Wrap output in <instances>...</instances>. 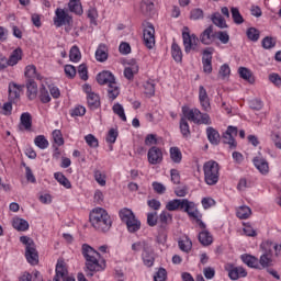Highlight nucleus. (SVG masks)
<instances>
[{"label":"nucleus","mask_w":281,"mask_h":281,"mask_svg":"<svg viewBox=\"0 0 281 281\" xmlns=\"http://www.w3.org/2000/svg\"><path fill=\"white\" fill-rule=\"evenodd\" d=\"M90 223L97 232L106 233L111 229L113 225V221L111 220V215L106 212V210L102 207H97L92 210L90 213Z\"/></svg>","instance_id":"3"},{"label":"nucleus","mask_w":281,"mask_h":281,"mask_svg":"<svg viewBox=\"0 0 281 281\" xmlns=\"http://www.w3.org/2000/svg\"><path fill=\"white\" fill-rule=\"evenodd\" d=\"M147 161L151 166H159L164 161V150L160 147L151 146L147 153Z\"/></svg>","instance_id":"10"},{"label":"nucleus","mask_w":281,"mask_h":281,"mask_svg":"<svg viewBox=\"0 0 281 281\" xmlns=\"http://www.w3.org/2000/svg\"><path fill=\"white\" fill-rule=\"evenodd\" d=\"M238 135V127L228 126L226 132L223 134V142L228 144L229 148H236V137Z\"/></svg>","instance_id":"12"},{"label":"nucleus","mask_w":281,"mask_h":281,"mask_svg":"<svg viewBox=\"0 0 281 281\" xmlns=\"http://www.w3.org/2000/svg\"><path fill=\"white\" fill-rule=\"evenodd\" d=\"M12 104H14V102L12 101H9V102H5L2 106V115H12Z\"/></svg>","instance_id":"63"},{"label":"nucleus","mask_w":281,"mask_h":281,"mask_svg":"<svg viewBox=\"0 0 281 281\" xmlns=\"http://www.w3.org/2000/svg\"><path fill=\"white\" fill-rule=\"evenodd\" d=\"M228 278H231V280L247 278V270H245L243 267H232L228 271Z\"/></svg>","instance_id":"25"},{"label":"nucleus","mask_w":281,"mask_h":281,"mask_svg":"<svg viewBox=\"0 0 281 281\" xmlns=\"http://www.w3.org/2000/svg\"><path fill=\"white\" fill-rule=\"evenodd\" d=\"M86 143L88 144V146H90V148H98L99 143H98V138H95V136H93L92 134H89L85 137Z\"/></svg>","instance_id":"57"},{"label":"nucleus","mask_w":281,"mask_h":281,"mask_svg":"<svg viewBox=\"0 0 281 281\" xmlns=\"http://www.w3.org/2000/svg\"><path fill=\"white\" fill-rule=\"evenodd\" d=\"M241 260L250 269H260V261L258 258L251 255H241Z\"/></svg>","instance_id":"26"},{"label":"nucleus","mask_w":281,"mask_h":281,"mask_svg":"<svg viewBox=\"0 0 281 281\" xmlns=\"http://www.w3.org/2000/svg\"><path fill=\"white\" fill-rule=\"evenodd\" d=\"M68 8L70 12H74V14H77L80 16L82 14V3H80V0H69Z\"/></svg>","instance_id":"35"},{"label":"nucleus","mask_w":281,"mask_h":281,"mask_svg":"<svg viewBox=\"0 0 281 281\" xmlns=\"http://www.w3.org/2000/svg\"><path fill=\"white\" fill-rule=\"evenodd\" d=\"M155 10V1L154 0H143L140 3V12L145 14V16H150Z\"/></svg>","instance_id":"32"},{"label":"nucleus","mask_w":281,"mask_h":281,"mask_svg":"<svg viewBox=\"0 0 281 281\" xmlns=\"http://www.w3.org/2000/svg\"><path fill=\"white\" fill-rule=\"evenodd\" d=\"M153 188L156 194H166V186L160 182H153Z\"/></svg>","instance_id":"62"},{"label":"nucleus","mask_w":281,"mask_h":281,"mask_svg":"<svg viewBox=\"0 0 281 281\" xmlns=\"http://www.w3.org/2000/svg\"><path fill=\"white\" fill-rule=\"evenodd\" d=\"M21 91H23V86L16 83L9 85V101L16 104L21 100Z\"/></svg>","instance_id":"16"},{"label":"nucleus","mask_w":281,"mask_h":281,"mask_svg":"<svg viewBox=\"0 0 281 281\" xmlns=\"http://www.w3.org/2000/svg\"><path fill=\"white\" fill-rule=\"evenodd\" d=\"M178 245L181 251H186V254H188L192 249V241L190 239L179 240Z\"/></svg>","instance_id":"50"},{"label":"nucleus","mask_w":281,"mask_h":281,"mask_svg":"<svg viewBox=\"0 0 281 281\" xmlns=\"http://www.w3.org/2000/svg\"><path fill=\"white\" fill-rule=\"evenodd\" d=\"M183 116L180 119V132L182 136L188 139L190 137V124L188 122H193V124H205V126H210L212 124V119H210V114L202 113L201 110L189 106H182Z\"/></svg>","instance_id":"1"},{"label":"nucleus","mask_w":281,"mask_h":281,"mask_svg":"<svg viewBox=\"0 0 281 281\" xmlns=\"http://www.w3.org/2000/svg\"><path fill=\"white\" fill-rule=\"evenodd\" d=\"M150 246L146 241H137L132 245V250L137 251H146Z\"/></svg>","instance_id":"51"},{"label":"nucleus","mask_w":281,"mask_h":281,"mask_svg":"<svg viewBox=\"0 0 281 281\" xmlns=\"http://www.w3.org/2000/svg\"><path fill=\"white\" fill-rule=\"evenodd\" d=\"M182 210H184L189 218H193V221H199V218H201V213L199 212V209H196V204L190 202L188 199H184Z\"/></svg>","instance_id":"14"},{"label":"nucleus","mask_w":281,"mask_h":281,"mask_svg":"<svg viewBox=\"0 0 281 281\" xmlns=\"http://www.w3.org/2000/svg\"><path fill=\"white\" fill-rule=\"evenodd\" d=\"M34 144L35 146H37V148H41L42 150H45V148L49 146V142L43 135L36 136L34 139Z\"/></svg>","instance_id":"43"},{"label":"nucleus","mask_w":281,"mask_h":281,"mask_svg":"<svg viewBox=\"0 0 281 281\" xmlns=\"http://www.w3.org/2000/svg\"><path fill=\"white\" fill-rule=\"evenodd\" d=\"M9 67H14L23 60V49L21 47L15 48L9 56Z\"/></svg>","instance_id":"22"},{"label":"nucleus","mask_w":281,"mask_h":281,"mask_svg":"<svg viewBox=\"0 0 281 281\" xmlns=\"http://www.w3.org/2000/svg\"><path fill=\"white\" fill-rule=\"evenodd\" d=\"M112 111L120 117V120H122V122H126V114L124 113V106H122V104H114Z\"/></svg>","instance_id":"44"},{"label":"nucleus","mask_w":281,"mask_h":281,"mask_svg":"<svg viewBox=\"0 0 281 281\" xmlns=\"http://www.w3.org/2000/svg\"><path fill=\"white\" fill-rule=\"evenodd\" d=\"M182 38L186 54H190V52H199V37L194 34H190V29L188 26L183 27Z\"/></svg>","instance_id":"8"},{"label":"nucleus","mask_w":281,"mask_h":281,"mask_svg":"<svg viewBox=\"0 0 281 281\" xmlns=\"http://www.w3.org/2000/svg\"><path fill=\"white\" fill-rule=\"evenodd\" d=\"M252 161L261 175H267L269 172V162L262 156L255 157Z\"/></svg>","instance_id":"21"},{"label":"nucleus","mask_w":281,"mask_h":281,"mask_svg":"<svg viewBox=\"0 0 281 281\" xmlns=\"http://www.w3.org/2000/svg\"><path fill=\"white\" fill-rule=\"evenodd\" d=\"M170 159L173 164H181V159H183V154H181V149L179 147H171L170 150Z\"/></svg>","instance_id":"37"},{"label":"nucleus","mask_w":281,"mask_h":281,"mask_svg":"<svg viewBox=\"0 0 281 281\" xmlns=\"http://www.w3.org/2000/svg\"><path fill=\"white\" fill-rule=\"evenodd\" d=\"M67 278V265L64 260H58L56 265V274L53 281H60Z\"/></svg>","instance_id":"20"},{"label":"nucleus","mask_w":281,"mask_h":281,"mask_svg":"<svg viewBox=\"0 0 281 281\" xmlns=\"http://www.w3.org/2000/svg\"><path fill=\"white\" fill-rule=\"evenodd\" d=\"M94 179L99 186H106V176L102 175L100 170L94 171Z\"/></svg>","instance_id":"58"},{"label":"nucleus","mask_w":281,"mask_h":281,"mask_svg":"<svg viewBox=\"0 0 281 281\" xmlns=\"http://www.w3.org/2000/svg\"><path fill=\"white\" fill-rule=\"evenodd\" d=\"M262 47L265 49H271L272 47H276V40L273 37H265L262 40Z\"/></svg>","instance_id":"56"},{"label":"nucleus","mask_w":281,"mask_h":281,"mask_svg":"<svg viewBox=\"0 0 281 281\" xmlns=\"http://www.w3.org/2000/svg\"><path fill=\"white\" fill-rule=\"evenodd\" d=\"M53 139L57 146H63L65 144V138H63V132H60V130H55L53 132Z\"/></svg>","instance_id":"53"},{"label":"nucleus","mask_w":281,"mask_h":281,"mask_svg":"<svg viewBox=\"0 0 281 281\" xmlns=\"http://www.w3.org/2000/svg\"><path fill=\"white\" fill-rule=\"evenodd\" d=\"M199 100L202 106V111L209 113V111L212 110V106L210 105V97L207 95V90H205L203 86L199 87Z\"/></svg>","instance_id":"15"},{"label":"nucleus","mask_w":281,"mask_h":281,"mask_svg":"<svg viewBox=\"0 0 281 281\" xmlns=\"http://www.w3.org/2000/svg\"><path fill=\"white\" fill-rule=\"evenodd\" d=\"M119 216L121 221L126 224L131 234H135V232H139V229H142V222L135 217V214L130 209H122L119 212Z\"/></svg>","instance_id":"6"},{"label":"nucleus","mask_w":281,"mask_h":281,"mask_svg":"<svg viewBox=\"0 0 281 281\" xmlns=\"http://www.w3.org/2000/svg\"><path fill=\"white\" fill-rule=\"evenodd\" d=\"M263 254L259 259V270L267 269L269 267H273V254L268 248H261Z\"/></svg>","instance_id":"13"},{"label":"nucleus","mask_w":281,"mask_h":281,"mask_svg":"<svg viewBox=\"0 0 281 281\" xmlns=\"http://www.w3.org/2000/svg\"><path fill=\"white\" fill-rule=\"evenodd\" d=\"M237 217L241 220H247L251 216V209L249 206H240L237 209Z\"/></svg>","instance_id":"41"},{"label":"nucleus","mask_w":281,"mask_h":281,"mask_svg":"<svg viewBox=\"0 0 281 281\" xmlns=\"http://www.w3.org/2000/svg\"><path fill=\"white\" fill-rule=\"evenodd\" d=\"M69 58L72 63H78L80 58H82V55L80 54V48H78V46H72L70 48Z\"/></svg>","instance_id":"45"},{"label":"nucleus","mask_w":281,"mask_h":281,"mask_svg":"<svg viewBox=\"0 0 281 281\" xmlns=\"http://www.w3.org/2000/svg\"><path fill=\"white\" fill-rule=\"evenodd\" d=\"M144 89H145V95H148L151 98V95H155V82L147 80L144 83Z\"/></svg>","instance_id":"49"},{"label":"nucleus","mask_w":281,"mask_h":281,"mask_svg":"<svg viewBox=\"0 0 281 281\" xmlns=\"http://www.w3.org/2000/svg\"><path fill=\"white\" fill-rule=\"evenodd\" d=\"M26 95L29 100H36L38 95V85H36V81L34 80H29L26 82Z\"/></svg>","instance_id":"24"},{"label":"nucleus","mask_w":281,"mask_h":281,"mask_svg":"<svg viewBox=\"0 0 281 281\" xmlns=\"http://www.w3.org/2000/svg\"><path fill=\"white\" fill-rule=\"evenodd\" d=\"M20 131H32V114L30 112H24L20 116Z\"/></svg>","instance_id":"19"},{"label":"nucleus","mask_w":281,"mask_h":281,"mask_svg":"<svg viewBox=\"0 0 281 281\" xmlns=\"http://www.w3.org/2000/svg\"><path fill=\"white\" fill-rule=\"evenodd\" d=\"M54 177L60 186H63L67 190H71V181H69V179H67V177H65L63 172H55Z\"/></svg>","instance_id":"36"},{"label":"nucleus","mask_w":281,"mask_h":281,"mask_svg":"<svg viewBox=\"0 0 281 281\" xmlns=\"http://www.w3.org/2000/svg\"><path fill=\"white\" fill-rule=\"evenodd\" d=\"M139 72V66L133 64L124 69V76L127 80H133L135 75Z\"/></svg>","instance_id":"38"},{"label":"nucleus","mask_w":281,"mask_h":281,"mask_svg":"<svg viewBox=\"0 0 281 281\" xmlns=\"http://www.w3.org/2000/svg\"><path fill=\"white\" fill-rule=\"evenodd\" d=\"M54 25L63 27V25H74V18L65 11V9L57 8L54 16Z\"/></svg>","instance_id":"9"},{"label":"nucleus","mask_w":281,"mask_h":281,"mask_svg":"<svg viewBox=\"0 0 281 281\" xmlns=\"http://www.w3.org/2000/svg\"><path fill=\"white\" fill-rule=\"evenodd\" d=\"M158 218L159 217L157 216V212L148 213L147 214V224L149 225V227H155V225H157Z\"/></svg>","instance_id":"59"},{"label":"nucleus","mask_w":281,"mask_h":281,"mask_svg":"<svg viewBox=\"0 0 281 281\" xmlns=\"http://www.w3.org/2000/svg\"><path fill=\"white\" fill-rule=\"evenodd\" d=\"M166 276H167L166 269L160 268L157 271L156 276L154 277V281H166Z\"/></svg>","instance_id":"64"},{"label":"nucleus","mask_w":281,"mask_h":281,"mask_svg":"<svg viewBox=\"0 0 281 281\" xmlns=\"http://www.w3.org/2000/svg\"><path fill=\"white\" fill-rule=\"evenodd\" d=\"M142 258L145 267H153V265H155V250H153L150 246L149 248H145Z\"/></svg>","instance_id":"23"},{"label":"nucleus","mask_w":281,"mask_h":281,"mask_svg":"<svg viewBox=\"0 0 281 281\" xmlns=\"http://www.w3.org/2000/svg\"><path fill=\"white\" fill-rule=\"evenodd\" d=\"M246 34L249 41H252L254 43L260 38V31L256 27L248 29Z\"/></svg>","instance_id":"47"},{"label":"nucleus","mask_w":281,"mask_h":281,"mask_svg":"<svg viewBox=\"0 0 281 281\" xmlns=\"http://www.w3.org/2000/svg\"><path fill=\"white\" fill-rule=\"evenodd\" d=\"M212 21L214 25H216L217 27H221L222 30L227 27V22H225V18H223L221 13H214L212 16Z\"/></svg>","instance_id":"40"},{"label":"nucleus","mask_w":281,"mask_h":281,"mask_svg":"<svg viewBox=\"0 0 281 281\" xmlns=\"http://www.w3.org/2000/svg\"><path fill=\"white\" fill-rule=\"evenodd\" d=\"M231 12H232L234 23H236L237 25L245 23V19H243V15L240 14V11L238 10V8H232Z\"/></svg>","instance_id":"46"},{"label":"nucleus","mask_w":281,"mask_h":281,"mask_svg":"<svg viewBox=\"0 0 281 281\" xmlns=\"http://www.w3.org/2000/svg\"><path fill=\"white\" fill-rule=\"evenodd\" d=\"M64 71L67 76V78H76V67L71 66V65H66L64 68Z\"/></svg>","instance_id":"61"},{"label":"nucleus","mask_w":281,"mask_h":281,"mask_svg":"<svg viewBox=\"0 0 281 281\" xmlns=\"http://www.w3.org/2000/svg\"><path fill=\"white\" fill-rule=\"evenodd\" d=\"M99 85H108V94L111 100H115L120 95V88L115 82V76L111 71H102L97 76Z\"/></svg>","instance_id":"4"},{"label":"nucleus","mask_w":281,"mask_h":281,"mask_svg":"<svg viewBox=\"0 0 281 281\" xmlns=\"http://www.w3.org/2000/svg\"><path fill=\"white\" fill-rule=\"evenodd\" d=\"M216 38V33L212 26L206 27L200 35V41L203 45H212Z\"/></svg>","instance_id":"18"},{"label":"nucleus","mask_w":281,"mask_h":281,"mask_svg":"<svg viewBox=\"0 0 281 281\" xmlns=\"http://www.w3.org/2000/svg\"><path fill=\"white\" fill-rule=\"evenodd\" d=\"M40 100L43 104L52 102V97H49V91H47L44 86L40 90Z\"/></svg>","instance_id":"48"},{"label":"nucleus","mask_w":281,"mask_h":281,"mask_svg":"<svg viewBox=\"0 0 281 281\" xmlns=\"http://www.w3.org/2000/svg\"><path fill=\"white\" fill-rule=\"evenodd\" d=\"M212 48H206L203 50L202 65L204 74H212Z\"/></svg>","instance_id":"17"},{"label":"nucleus","mask_w":281,"mask_h":281,"mask_svg":"<svg viewBox=\"0 0 281 281\" xmlns=\"http://www.w3.org/2000/svg\"><path fill=\"white\" fill-rule=\"evenodd\" d=\"M78 74H79V78H81V80H89V71L87 69V65L81 64L78 67Z\"/></svg>","instance_id":"55"},{"label":"nucleus","mask_w":281,"mask_h":281,"mask_svg":"<svg viewBox=\"0 0 281 281\" xmlns=\"http://www.w3.org/2000/svg\"><path fill=\"white\" fill-rule=\"evenodd\" d=\"M206 135L211 144H213L214 146H218V144L221 143V134H218V131L214 130V127H207Z\"/></svg>","instance_id":"29"},{"label":"nucleus","mask_w":281,"mask_h":281,"mask_svg":"<svg viewBox=\"0 0 281 281\" xmlns=\"http://www.w3.org/2000/svg\"><path fill=\"white\" fill-rule=\"evenodd\" d=\"M25 78L29 80H43V77L36 72V66L34 65H29L25 67L24 71Z\"/></svg>","instance_id":"27"},{"label":"nucleus","mask_w":281,"mask_h":281,"mask_svg":"<svg viewBox=\"0 0 281 281\" xmlns=\"http://www.w3.org/2000/svg\"><path fill=\"white\" fill-rule=\"evenodd\" d=\"M87 113V109L82 105H78L75 109L71 110L70 115L72 117H82Z\"/></svg>","instance_id":"54"},{"label":"nucleus","mask_w":281,"mask_h":281,"mask_svg":"<svg viewBox=\"0 0 281 281\" xmlns=\"http://www.w3.org/2000/svg\"><path fill=\"white\" fill-rule=\"evenodd\" d=\"M95 58L99 63H104L109 59V48L104 44H100L97 52Z\"/></svg>","instance_id":"28"},{"label":"nucleus","mask_w":281,"mask_h":281,"mask_svg":"<svg viewBox=\"0 0 281 281\" xmlns=\"http://www.w3.org/2000/svg\"><path fill=\"white\" fill-rule=\"evenodd\" d=\"M81 254L86 260V269L90 272V276L104 271L106 269V261L100 259V252H98L93 247L88 244H83L81 247Z\"/></svg>","instance_id":"2"},{"label":"nucleus","mask_w":281,"mask_h":281,"mask_svg":"<svg viewBox=\"0 0 281 281\" xmlns=\"http://www.w3.org/2000/svg\"><path fill=\"white\" fill-rule=\"evenodd\" d=\"M203 16H204L203 10H201V9L191 10L190 19H192L193 21H199V20L203 19Z\"/></svg>","instance_id":"60"},{"label":"nucleus","mask_w":281,"mask_h":281,"mask_svg":"<svg viewBox=\"0 0 281 281\" xmlns=\"http://www.w3.org/2000/svg\"><path fill=\"white\" fill-rule=\"evenodd\" d=\"M20 243L25 245V258L27 262L33 267L38 265V250H36V244L34 243V239L27 236H22L20 237Z\"/></svg>","instance_id":"7"},{"label":"nucleus","mask_w":281,"mask_h":281,"mask_svg":"<svg viewBox=\"0 0 281 281\" xmlns=\"http://www.w3.org/2000/svg\"><path fill=\"white\" fill-rule=\"evenodd\" d=\"M215 38L221 41L223 45H227V43H229V34H227L225 31L215 32Z\"/></svg>","instance_id":"52"},{"label":"nucleus","mask_w":281,"mask_h":281,"mask_svg":"<svg viewBox=\"0 0 281 281\" xmlns=\"http://www.w3.org/2000/svg\"><path fill=\"white\" fill-rule=\"evenodd\" d=\"M87 100H88V106L89 109H99L100 106V97L98 94H95V92L93 93H90L88 97H87Z\"/></svg>","instance_id":"39"},{"label":"nucleus","mask_w":281,"mask_h":281,"mask_svg":"<svg viewBox=\"0 0 281 281\" xmlns=\"http://www.w3.org/2000/svg\"><path fill=\"white\" fill-rule=\"evenodd\" d=\"M204 181L207 186H216L221 177V167L218 162L210 160L203 166Z\"/></svg>","instance_id":"5"},{"label":"nucleus","mask_w":281,"mask_h":281,"mask_svg":"<svg viewBox=\"0 0 281 281\" xmlns=\"http://www.w3.org/2000/svg\"><path fill=\"white\" fill-rule=\"evenodd\" d=\"M199 241L203 247H210L212 243H214V237L212 236V233H209L207 231H202L199 234Z\"/></svg>","instance_id":"31"},{"label":"nucleus","mask_w":281,"mask_h":281,"mask_svg":"<svg viewBox=\"0 0 281 281\" xmlns=\"http://www.w3.org/2000/svg\"><path fill=\"white\" fill-rule=\"evenodd\" d=\"M171 55L176 63H181L183 60V52L177 42H173L171 45Z\"/></svg>","instance_id":"33"},{"label":"nucleus","mask_w":281,"mask_h":281,"mask_svg":"<svg viewBox=\"0 0 281 281\" xmlns=\"http://www.w3.org/2000/svg\"><path fill=\"white\" fill-rule=\"evenodd\" d=\"M184 203H186V199L171 200L166 204V210H168V212H177V210H183V204Z\"/></svg>","instance_id":"30"},{"label":"nucleus","mask_w":281,"mask_h":281,"mask_svg":"<svg viewBox=\"0 0 281 281\" xmlns=\"http://www.w3.org/2000/svg\"><path fill=\"white\" fill-rule=\"evenodd\" d=\"M238 74L243 80H247V82H254V75L251 71L245 67H240L238 69Z\"/></svg>","instance_id":"42"},{"label":"nucleus","mask_w":281,"mask_h":281,"mask_svg":"<svg viewBox=\"0 0 281 281\" xmlns=\"http://www.w3.org/2000/svg\"><path fill=\"white\" fill-rule=\"evenodd\" d=\"M13 227L18 232H27L30 229V223L23 218H14L13 220Z\"/></svg>","instance_id":"34"},{"label":"nucleus","mask_w":281,"mask_h":281,"mask_svg":"<svg viewBox=\"0 0 281 281\" xmlns=\"http://www.w3.org/2000/svg\"><path fill=\"white\" fill-rule=\"evenodd\" d=\"M143 41L148 49H153V47H155V26H153V24L148 23L144 29Z\"/></svg>","instance_id":"11"}]
</instances>
